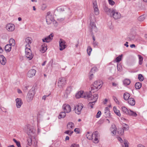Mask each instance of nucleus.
<instances>
[{
	"label": "nucleus",
	"mask_w": 147,
	"mask_h": 147,
	"mask_svg": "<svg viewBox=\"0 0 147 147\" xmlns=\"http://www.w3.org/2000/svg\"><path fill=\"white\" fill-rule=\"evenodd\" d=\"M122 55H121L117 57L115 59V61L118 63L121 61L122 59Z\"/></svg>",
	"instance_id": "obj_36"
},
{
	"label": "nucleus",
	"mask_w": 147,
	"mask_h": 147,
	"mask_svg": "<svg viewBox=\"0 0 147 147\" xmlns=\"http://www.w3.org/2000/svg\"><path fill=\"white\" fill-rule=\"evenodd\" d=\"M145 19V17L144 15L140 16L138 18V20L140 21H143Z\"/></svg>",
	"instance_id": "obj_41"
},
{
	"label": "nucleus",
	"mask_w": 147,
	"mask_h": 147,
	"mask_svg": "<svg viewBox=\"0 0 147 147\" xmlns=\"http://www.w3.org/2000/svg\"><path fill=\"white\" fill-rule=\"evenodd\" d=\"M88 92H84L83 91H80L78 92L76 95V98H86V96L88 95Z\"/></svg>",
	"instance_id": "obj_7"
},
{
	"label": "nucleus",
	"mask_w": 147,
	"mask_h": 147,
	"mask_svg": "<svg viewBox=\"0 0 147 147\" xmlns=\"http://www.w3.org/2000/svg\"><path fill=\"white\" fill-rule=\"evenodd\" d=\"M113 110L115 113L118 116H121V114L119 110H117L116 107H113Z\"/></svg>",
	"instance_id": "obj_32"
},
{
	"label": "nucleus",
	"mask_w": 147,
	"mask_h": 147,
	"mask_svg": "<svg viewBox=\"0 0 147 147\" xmlns=\"http://www.w3.org/2000/svg\"><path fill=\"white\" fill-rule=\"evenodd\" d=\"M28 86H26L24 87L23 89L24 90H27L28 88Z\"/></svg>",
	"instance_id": "obj_62"
},
{
	"label": "nucleus",
	"mask_w": 147,
	"mask_h": 147,
	"mask_svg": "<svg viewBox=\"0 0 147 147\" xmlns=\"http://www.w3.org/2000/svg\"><path fill=\"white\" fill-rule=\"evenodd\" d=\"M47 45L44 44L42 45L41 48L40 49V51L42 53H44L47 50Z\"/></svg>",
	"instance_id": "obj_21"
},
{
	"label": "nucleus",
	"mask_w": 147,
	"mask_h": 147,
	"mask_svg": "<svg viewBox=\"0 0 147 147\" xmlns=\"http://www.w3.org/2000/svg\"><path fill=\"white\" fill-rule=\"evenodd\" d=\"M102 84L103 82L102 81L98 80L94 82L92 85L96 87L97 88L99 89L102 86Z\"/></svg>",
	"instance_id": "obj_14"
},
{
	"label": "nucleus",
	"mask_w": 147,
	"mask_h": 147,
	"mask_svg": "<svg viewBox=\"0 0 147 147\" xmlns=\"http://www.w3.org/2000/svg\"><path fill=\"white\" fill-rule=\"evenodd\" d=\"M74 124L71 122H70L68 123L67 125V128L69 130L72 129L74 128Z\"/></svg>",
	"instance_id": "obj_24"
},
{
	"label": "nucleus",
	"mask_w": 147,
	"mask_h": 147,
	"mask_svg": "<svg viewBox=\"0 0 147 147\" xmlns=\"http://www.w3.org/2000/svg\"><path fill=\"white\" fill-rule=\"evenodd\" d=\"M47 5L45 4H43L41 7V9L42 10H45L47 7Z\"/></svg>",
	"instance_id": "obj_51"
},
{
	"label": "nucleus",
	"mask_w": 147,
	"mask_h": 147,
	"mask_svg": "<svg viewBox=\"0 0 147 147\" xmlns=\"http://www.w3.org/2000/svg\"><path fill=\"white\" fill-rule=\"evenodd\" d=\"M118 133L120 136L123 135L124 134V130L122 129H119L118 131Z\"/></svg>",
	"instance_id": "obj_39"
},
{
	"label": "nucleus",
	"mask_w": 147,
	"mask_h": 147,
	"mask_svg": "<svg viewBox=\"0 0 147 147\" xmlns=\"http://www.w3.org/2000/svg\"><path fill=\"white\" fill-rule=\"evenodd\" d=\"M32 39L30 37H28L25 39L24 44L25 45L26 48H30V45L32 42Z\"/></svg>",
	"instance_id": "obj_9"
},
{
	"label": "nucleus",
	"mask_w": 147,
	"mask_h": 147,
	"mask_svg": "<svg viewBox=\"0 0 147 147\" xmlns=\"http://www.w3.org/2000/svg\"><path fill=\"white\" fill-rule=\"evenodd\" d=\"M141 86L142 84L140 82H137L135 84V87L137 89H139L141 87Z\"/></svg>",
	"instance_id": "obj_34"
},
{
	"label": "nucleus",
	"mask_w": 147,
	"mask_h": 147,
	"mask_svg": "<svg viewBox=\"0 0 147 147\" xmlns=\"http://www.w3.org/2000/svg\"><path fill=\"white\" fill-rule=\"evenodd\" d=\"M16 107L18 108H20L22 104V102L21 99L20 98H17L16 99Z\"/></svg>",
	"instance_id": "obj_19"
},
{
	"label": "nucleus",
	"mask_w": 147,
	"mask_h": 147,
	"mask_svg": "<svg viewBox=\"0 0 147 147\" xmlns=\"http://www.w3.org/2000/svg\"><path fill=\"white\" fill-rule=\"evenodd\" d=\"M123 83L125 85H129L130 83V81L129 79H126L124 80Z\"/></svg>",
	"instance_id": "obj_37"
},
{
	"label": "nucleus",
	"mask_w": 147,
	"mask_h": 147,
	"mask_svg": "<svg viewBox=\"0 0 147 147\" xmlns=\"http://www.w3.org/2000/svg\"><path fill=\"white\" fill-rule=\"evenodd\" d=\"M35 87H33L32 89L30 90L28 92L26 97L27 100L28 102L31 101L33 98L35 94L34 90Z\"/></svg>",
	"instance_id": "obj_5"
},
{
	"label": "nucleus",
	"mask_w": 147,
	"mask_h": 147,
	"mask_svg": "<svg viewBox=\"0 0 147 147\" xmlns=\"http://www.w3.org/2000/svg\"><path fill=\"white\" fill-rule=\"evenodd\" d=\"M36 72V71L34 69L30 70L27 73V76L29 78H31L34 76Z\"/></svg>",
	"instance_id": "obj_17"
},
{
	"label": "nucleus",
	"mask_w": 147,
	"mask_h": 147,
	"mask_svg": "<svg viewBox=\"0 0 147 147\" xmlns=\"http://www.w3.org/2000/svg\"><path fill=\"white\" fill-rule=\"evenodd\" d=\"M93 5L95 14L96 15H98L99 14V11L98 8V6L96 1L93 2Z\"/></svg>",
	"instance_id": "obj_16"
},
{
	"label": "nucleus",
	"mask_w": 147,
	"mask_h": 147,
	"mask_svg": "<svg viewBox=\"0 0 147 147\" xmlns=\"http://www.w3.org/2000/svg\"><path fill=\"white\" fill-rule=\"evenodd\" d=\"M130 96V94L129 93L127 92L125 93L123 95V98L125 100H128Z\"/></svg>",
	"instance_id": "obj_25"
},
{
	"label": "nucleus",
	"mask_w": 147,
	"mask_h": 147,
	"mask_svg": "<svg viewBox=\"0 0 147 147\" xmlns=\"http://www.w3.org/2000/svg\"><path fill=\"white\" fill-rule=\"evenodd\" d=\"M92 73V72H91L90 71V80L92 79V76L93 75V74Z\"/></svg>",
	"instance_id": "obj_61"
},
{
	"label": "nucleus",
	"mask_w": 147,
	"mask_h": 147,
	"mask_svg": "<svg viewBox=\"0 0 147 147\" xmlns=\"http://www.w3.org/2000/svg\"><path fill=\"white\" fill-rule=\"evenodd\" d=\"M113 99L114 100V101L115 102L118 104H119V102L117 98L114 97L113 98Z\"/></svg>",
	"instance_id": "obj_55"
},
{
	"label": "nucleus",
	"mask_w": 147,
	"mask_h": 147,
	"mask_svg": "<svg viewBox=\"0 0 147 147\" xmlns=\"http://www.w3.org/2000/svg\"><path fill=\"white\" fill-rule=\"evenodd\" d=\"M127 115L130 116H131L134 117H136L137 115V114L135 112H134L131 110H129V112Z\"/></svg>",
	"instance_id": "obj_27"
},
{
	"label": "nucleus",
	"mask_w": 147,
	"mask_h": 147,
	"mask_svg": "<svg viewBox=\"0 0 147 147\" xmlns=\"http://www.w3.org/2000/svg\"><path fill=\"white\" fill-rule=\"evenodd\" d=\"M16 144V145L18 147H22L21 146L20 142L19 141H18Z\"/></svg>",
	"instance_id": "obj_59"
},
{
	"label": "nucleus",
	"mask_w": 147,
	"mask_h": 147,
	"mask_svg": "<svg viewBox=\"0 0 147 147\" xmlns=\"http://www.w3.org/2000/svg\"><path fill=\"white\" fill-rule=\"evenodd\" d=\"M88 96H86V98L88 99L89 102L88 104L89 107H90L91 108H93V105L96 101L97 99L98 98V95L97 94H95L93 95H92V94L89 92H87Z\"/></svg>",
	"instance_id": "obj_1"
},
{
	"label": "nucleus",
	"mask_w": 147,
	"mask_h": 147,
	"mask_svg": "<svg viewBox=\"0 0 147 147\" xmlns=\"http://www.w3.org/2000/svg\"><path fill=\"white\" fill-rule=\"evenodd\" d=\"M111 16L115 20L119 19L121 17V13L117 10L115 9H112L111 11Z\"/></svg>",
	"instance_id": "obj_3"
},
{
	"label": "nucleus",
	"mask_w": 147,
	"mask_h": 147,
	"mask_svg": "<svg viewBox=\"0 0 147 147\" xmlns=\"http://www.w3.org/2000/svg\"><path fill=\"white\" fill-rule=\"evenodd\" d=\"M46 19V22L48 24H50L52 22H53L54 23H57L56 21L54 20L53 16L50 11L47 13Z\"/></svg>",
	"instance_id": "obj_2"
},
{
	"label": "nucleus",
	"mask_w": 147,
	"mask_h": 147,
	"mask_svg": "<svg viewBox=\"0 0 147 147\" xmlns=\"http://www.w3.org/2000/svg\"><path fill=\"white\" fill-rule=\"evenodd\" d=\"M53 36V34L52 33L51 34L48 36L42 38V41L43 42H49L52 40Z\"/></svg>",
	"instance_id": "obj_13"
},
{
	"label": "nucleus",
	"mask_w": 147,
	"mask_h": 147,
	"mask_svg": "<svg viewBox=\"0 0 147 147\" xmlns=\"http://www.w3.org/2000/svg\"><path fill=\"white\" fill-rule=\"evenodd\" d=\"M95 143L98 142V137H93V139Z\"/></svg>",
	"instance_id": "obj_57"
},
{
	"label": "nucleus",
	"mask_w": 147,
	"mask_h": 147,
	"mask_svg": "<svg viewBox=\"0 0 147 147\" xmlns=\"http://www.w3.org/2000/svg\"><path fill=\"white\" fill-rule=\"evenodd\" d=\"M49 96V95L48 96H46V95H44V96H43L42 97V99H43L44 100H45L46 97H47V96Z\"/></svg>",
	"instance_id": "obj_63"
},
{
	"label": "nucleus",
	"mask_w": 147,
	"mask_h": 147,
	"mask_svg": "<svg viewBox=\"0 0 147 147\" xmlns=\"http://www.w3.org/2000/svg\"><path fill=\"white\" fill-rule=\"evenodd\" d=\"M128 103L131 106H134L135 104V101L134 99L132 98H130L128 100Z\"/></svg>",
	"instance_id": "obj_23"
},
{
	"label": "nucleus",
	"mask_w": 147,
	"mask_h": 147,
	"mask_svg": "<svg viewBox=\"0 0 147 147\" xmlns=\"http://www.w3.org/2000/svg\"><path fill=\"white\" fill-rule=\"evenodd\" d=\"M27 129L26 130L24 129L28 136H30L31 137H34V129L30 125H28L26 126Z\"/></svg>",
	"instance_id": "obj_4"
},
{
	"label": "nucleus",
	"mask_w": 147,
	"mask_h": 147,
	"mask_svg": "<svg viewBox=\"0 0 147 147\" xmlns=\"http://www.w3.org/2000/svg\"><path fill=\"white\" fill-rule=\"evenodd\" d=\"M138 79L140 81H142L144 79V78L141 74H139L138 76Z\"/></svg>",
	"instance_id": "obj_43"
},
{
	"label": "nucleus",
	"mask_w": 147,
	"mask_h": 147,
	"mask_svg": "<svg viewBox=\"0 0 147 147\" xmlns=\"http://www.w3.org/2000/svg\"><path fill=\"white\" fill-rule=\"evenodd\" d=\"M110 5H114L115 4V2L112 0H108Z\"/></svg>",
	"instance_id": "obj_48"
},
{
	"label": "nucleus",
	"mask_w": 147,
	"mask_h": 147,
	"mask_svg": "<svg viewBox=\"0 0 147 147\" xmlns=\"http://www.w3.org/2000/svg\"><path fill=\"white\" fill-rule=\"evenodd\" d=\"M86 136L87 138L89 140L93 139L94 136H93L92 134L90 133L89 132H87Z\"/></svg>",
	"instance_id": "obj_28"
},
{
	"label": "nucleus",
	"mask_w": 147,
	"mask_h": 147,
	"mask_svg": "<svg viewBox=\"0 0 147 147\" xmlns=\"http://www.w3.org/2000/svg\"><path fill=\"white\" fill-rule=\"evenodd\" d=\"M0 61L2 65H4L5 64L6 60L5 57L3 55L0 56Z\"/></svg>",
	"instance_id": "obj_22"
},
{
	"label": "nucleus",
	"mask_w": 147,
	"mask_h": 147,
	"mask_svg": "<svg viewBox=\"0 0 147 147\" xmlns=\"http://www.w3.org/2000/svg\"><path fill=\"white\" fill-rule=\"evenodd\" d=\"M138 56L139 59V64L140 65H141L142 63L143 59V58L141 55H138Z\"/></svg>",
	"instance_id": "obj_38"
},
{
	"label": "nucleus",
	"mask_w": 147,
	"mask_h": 147,
	"mask_svg": "<svg viewBox=\"0 0 147 147\" xmlns=\"http://www.w3.org/2000/svg\"><path fill=\"white\" fill-rule=\"evenodd\" d=\"M73 133V131H71L69 130H68L65 131V133L69 135L70 136H71Z\"/></svg>",
	"instance_id": "obj_45"
},
{
	"label": "nucleus",
	"mask_w": 147,
	"mask_h": 147,
	"mask_svg": "<svg viewBox=\"0 0 147 147\" xmlns=\"http://www.w3.org/2000/svg\"><path fill=\"white\" fill-rule=\"evenodd\" d=\"M70 147H79V146L78 144H73L71 145Z\"/></svg>",
	"instance_id": "obj_54"
},
{
	"label": "nucleus",
	"mask_w": 147,
	"mask_h": 147,
	"mask_svg": "<svg viewBox=\"0 0 147 147\" xmlns=\"http://www.w3.org/2000/svg\"><path fill=\"white\" fill-rule=\"evenodd\" d=\"M105 11L107 12H111V10L110 9L108 8L107 7H105Z\"/></svg>",
	"instance_id": "obj_53"
},
{
	"label": "nucleus",
	"mask_w": 147,
	"mask_h": 147,
	"mask_svg": "<svg viewBox=\"0 0 147 147\" xmlns=\"http://www.w3.org/2000/svg\"><path fill=\"white\" fill-rule=\"evenodd\" d=\"M25 56L29 60L32 58L33 55L32 54L30 48H26L25 49Z\"/></svg>",
	"instance_id": "obj_6"
},
{
	"label": "nucleus",
	"mask_w": 147,
	"mask_h": 147,
	"mask_svg": "<svg viewBox=\"0 0 147 147\" xmlns=\"http://www.w3.org/2000/svg\"><path fill=\"white\" fill-rule=\"evenodd\" d=\"M59 50L62 51L65 48L66 45L65 41L62 39H60L59 41Z\"/></svg>",
	"instance_id": "obj_11"
},
{
	"label": "nucleus",
	"mask_w": 147,
	"mask_h": 147,
	"mask_svg": "<svg viewBox=\"0 0 147 147\" xmlns=\"http://www.w3.org/2000/svg\"><path fill=\"white\" fill-rule=\"evenodd\" d=\"M91 90L90 92H89L90 93L92 92H94L95 91H96L99 89L98 88H97L95 86H94L93 85H92L91 87Z\"/></svg>",
	"instance_id": "obj_29"
},
{
	"label": "nucleus",
	"mask_w": 147,
	"mask_h": 147,
	"mask_svg": "<svg viewBox=\"0 0 147 147\" xmlns=\"http://www.w3.org/2000/svg\"><path fill=\"white\" fill-rule=\"evenodd\" d=\"M83 107V105L82 104H79L74 106V110L76 113L80 115L81 113V111Z\"/></svg>",
	"instance_id": "obj_8"
},
{
	"label": "nucleus",
	"mask_w": 147,
	"mask_h": 147,
	"mask_svg": "<svg viewBox=\"0 0 147 147\" xmlns=\"http://www.w3.org/2000/svg\"><path fill=\"white\" fill-rule=\"evenodd\" d=\"M97 69L96 67H93L91 70V71L92 72L94 73Z\"/></svg>",
	"instance_id": "obj_52"
},
{
	"label": "nucleus",
	"mask_w": 147,
	"mask_h": 147,
	"mask_svg": "<svg viewBox=\"0 0 147 147\" xmlns=\"http://www.w3.org/2000/svg\"><path fill=\"white\" fill-rule=\"evenodd\" d=\"M117 68L118 71H121L122 70V67L119 64H117Z\"/></svg>",
	"instance_id": "obj_46"
},
{
	"label": "nucleus",
	"mask_w": 147,
	"mask_h": 147,
	"mask_svg": "<svg viewBox=\"0 0 147 147\" xmlns=\"http://www.w3.org/2000/svg\"><path fill=\"white\" fill-rule=\"evenodd\" d=\"M137 146L138 147H145L144 146L140 144L138 145Z\"/></svg>",
	"instance_id": "obj_64"
},
{
	"label": "nucleus",
	"mask_w": 147,
	"mask_h": 147,
	"mask_svg": "<svg viewBox=\"0 0 147 147\" xmlns=\"http://www.w3.org/2000/svg\"><path fill=\"white\" fill-rule=\"evenodd\" d=\"M63 109L65 112L68 113L71 111V107L69 105L67 104H64L63 106Z\"/></svg>",
	"instance_id": "obj_15"
},
{
	"label": "nucleus",
	"mask_w": 147,
	"mask_h": 147,
	"mask_svg": "<svg viewBox=\"0 0 147 147\" xmlns=\"http://www.w3.org/2000/svg\"><path fill=\"white\" fill-rule=\"evenodd\" d=\"M5 49L6 52H9L11 50V46L10 45L7 44L5 46Z\"/></svg>",
	"instance_id": "obj_30"
},
{
	"label": "nucleus",
	"mask_w": 147,
	"mask_h": 147,
	"mask_svg": "<svg viewBox=\"0 0 147 147\" xmlns=\"http://www.w3.org/2000/svg\"><path fill=\"white\" fill-rule=\"evenodd\" d=\"M28 144L29 146H30L32 144V140L31 138H30V139H28Z\"/></svg>",
	"instance_id": "obj_50"
},
{
	"label": "nucleus",
	"mask_w": 147,
	"mask_h": 147,
	"mask_svg": "<svg viewBox=\"0 0 147 147\" xmlns=\"http://www.w3.org/2000/svg\"><path fill=\"white\" fill-rule=\"evenodd\" d=\"M92 50V48L90 46H88L87 49V53L89 56H90V55L91 52Z\"/></svg>",
	"instance_id": "obj_40"
},
{
	"label": "nucleus",
	"mask_w": 147,
	"mask_h": 147,
	"mask_svg": "<svg viewBox=\"0 0 147 147\" xmlns=\"http://www.w3.org/2000/svg\"><path fill=\"white\" fill-rule=\"evenodd\" d=\"M129 128V127L125 123L124 125H123V128L122 129L123 130H127Z\"/></svg>",
	"instance_id": "obj_42"
},
{
	"label": "nucleus",
	"mask_w": 147,
	"mask_h": 147,
	"mask_svg": "<svg viewBox=\"0 0 147 147\" xmlns=\"http://www.w3.org/2000/svg\"><path fill=\"white\" fill-rule=\"evenodd\" d=\"M123 146V147H129L128 143L127 141L126 140L124 141V145Z\"/></svg>",
	"instance_id": "obj_44"
},
{
	"label": "nucleus",
	"mask_w": 147,
	"mask_h": 147,
	"mask_svg": "<svg viewBox=\"0 0 147 147\" xmlns=\"http://www.w3.org/2000/svg\"><path fill=\"white\" fill-rule=\"evenodd\" d=\"M66 80L64 78H61L59 79L58 85V86L61 87L64 86L66 83Z\"/></svg>",
	"instance_id": "obj_10"
},
{
	"label": "nucleus",
	"mask_w": 147,
	"mask_h": 147,
	"mask_svg": "<svg viewBox=\"0 0 147 147\" xmlns=\"http://www.w3.org/2000/svg\"><path fill=\"white\" fill-rule=\"evenodd\" d=\"M105 116L106 117H108L110 116V113L109 111V109L108 107H106L105 108Z\"/></svg>",
	"instance_id": "obj_26"
},
{
	"label": "nucleus",
	"mask_w": 147,
	"mask_h": 147,
	"mask_svg": "<svg viewBox=\"0 0 147 147\" xmlns=\"http://www.w3.org/2000/svg\"><path fill=\"white\" fill-rule=\"evenodd\" d=\"M74 131L76 134H78L79 133L80 130L78 128H75L74 130Z\"/></svg>",
	"instance_id": "obj_58"
},
{
	"label": "nucleus",
	"mask_w": 147,
	"mask_h": 147,
	"mask_svg": "<svg viewBox=\"0 0 147 147\" xmlns=\"http://www.w3.org/2000/svg\"><path fill=\"white\" fill-rule=\"evenodd\" d=\"M90 26H91V29L92 31H94L96 32L97 31V28L96 27L95 23L94 22H90Z\"/></svg>",
	"instance_id": "obj_20"
},
{
	"label": "nucleus",
	"mask_w": 147,
	"mask_h": 147,
	"mask_svg": "<svg viewBox=\"0 0 147 147\" xmlns=\"http://www.w3.org/2000/svg\"><path fill=\"white\" fill-rule=\"evenodd\" d=\"M57 10L58 11H64V9L63 7H58L57 9Z\"/></svg>",
	"instance_id": "obj_47"
},
{
	"label": "nucleus",
	"mask_w": 147,
	"mask_h": 147,
	"mask_svg": "<svg viewBox=\"0 0 147 147\" xmlns=\"http://www.w3.org/2000/svg\"><path fill=\"white\" fill-rule=\"evenodd\" d=\"M110 130L111 131V133L113 134V136H115L116 133L117 128L116 126L114 124H112L110 128Z\"/></svg>",
	"instance_id": "obj_18"
},
{
	"label": "nucleus",
	"mask_w": 147,
	"mask_h": 147,
	"mask_svg": "<svg viewBox=\"0 0 147 147\" xmlns=\"http://www.w3.org/2000/svg\"><path fill=\"white\" fill-rule=\"evenodd\" d=\"M101 112L100 111H99L97 113L96 115V117L97 118H98L99 117L100 115H101Z\"/></svg>",
	"instance_id": "obj_56"
},
{
	"label": "nucleus",
	"mask_w": 147,
	"mask_h": 147,
	"mask_svg": "<svg viewBox=\"0 0 147 147\" xmlns=\"http://www.w3.org/2000/svg\"><path fill=\"white\" fill-rule=\"evenodd\" d=\"M65 113L66 112L65 111L61 112L58 118L60 119L62 118L65 117L66 116Z\"/></svg>",
	"instance_id": "obj_33"
},
{
	"label": "nucleus",
	"mask_w": 147,
	"mask_h": 147,
	"mask_svg": "<svg viewBox=\"0 0 147 147\" xmlns=\"http://www.w3.org/2000/svg\"><path fill=\"white\" fill-rule=\"evenodd\" d=\"M121 109L123 112L127 115L129 112V110H128L126 107H121Z\"/></svg>",
	"instance_id": "obj_31"
},
{
	"label": "nucleus",
	"mask_w": 147,
	"mask_h": 147,
	"mask_svg": "<svg viewBox=\"0 0 147 147\" xmlns=\"http://www.w3.org/2000/svg\"><path fill=\"white\" fill-rule=\"evenodd\" d=\"M98 132L97 131H95L93 134H92L93 136L94 137H98Z\"/></svg>",
	"instance_id": "obj_49"
},
{
	"label": "nucleus",
	"mask_w": 147,
	"mask_h": 147,
	"mask_svg": "<svg viewBox=\"0 0 147 147\" xmlns=\"http://www.w3.org/2000/svg\"><path fill=\"white\" fill-rule=\"evenodd\" d=\"M98 43L96 41H93V45L94 47H96Z\"/></svg>",
	"instance_id": "obj_60"
},
{
	"label": "nucleus",
	"mask_w": 147,
	"mask_h": 147,
	"mask_svg": "<svg viewBox=\"0 0 147 147\" xmlns=\"http://www.w3.org/2000/svg\"><path fill=\"white\" fill-rule=\"evenodd\" d=\"M6 28L8 31L12 32L15 29V26L13 24L9 23L6 25Z\"/></svg>",
	"instance_id": "obj_12"
},
{
	"label": "nucleus",
	"mask_w": 147,
	"mask_h": 147,
	"mask_svg": "<svg viewBox=\"0 0 147 147\" xmlns=\"http://www.w3.org/2000/svg\"><path fill=\"white\" fill-rule=\"evenodd\" d=\"M9 44L11 46H14L15 45V42L14 40L12 38H11L9 40Z\"/></svg>",
	"instance_id": "obj_35"
}]
</instances>
